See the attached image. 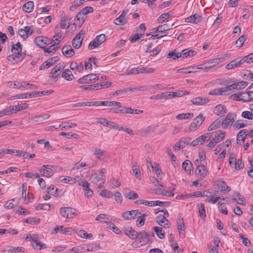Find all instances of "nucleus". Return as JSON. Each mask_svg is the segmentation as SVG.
I'll use <instances>...</instances> for the list:
<instances>
[{
    "label": "nucleus",
    "mask_w": 253,
    "mask_h": 253,
    "mask_svg": "<svg viewBox=\"0 0 253 253\" xmlns=\"http://www.w3.org/2000/svg\"><path fill=\"white\" fill-rule=\"evenodd\" d=\"M11 50L13 53L7 56V59L10 61L15 60L18 62L21 61L25 57V53L22 52V46L19 42L13 45Z\"/></svg>",
    "instance_id": "obj_1"
},
{
    "label": "nucleus",
    "mask_w": 253,
    "mask_h": 253,
    "mask_svg": "<svg viewBox=\"0 0 253 253\" xmlns=\"http://www.w3.org/2000/svg\"><path fill=\"white\" fill-rule=\"evenodd\" d=\"M159 211L163 212V213L159 214L156 218V222L161 226L164 228H169L171 223L167 219L169 216V214L167 210H159Z\"/></svg>",
    "instance_id": "obj_2"
},
{
    "label": "nucleus",
    "mask_w": 253,
    "mask_h": 253,
    "mask_svg": "<svg viewBox=\"0 0 253 253\" xmlns=\"http://www.w3.org/2000/svg\"><path fill=\"white\" fill-rule=\"evenodd\" d=\"M6 84L7 86L9 87L10 88L17 87L18 88H20L21 87H22L24 89H33L37 88V86L36 85L27 83L25 81H22L21 82L15 81L13 84L12 83V82H8L6 83Z\"/></svg>",
    "instance_id": "obj_3"
},
{
    "label": "nucleus",
    "mask_w": 253,
    "mask_h": 253,
    "mask_svg": "<svg viewBox=\"0 0 253 253\" xmlns=\"http://www.w3.org/2000/svg\"><path fill=\"white\" fill-rule=\"evenodd\" d=\"M215 137L213 138L207 144V147L208 148L213 147L218 142L221 141L225 138V132L221 130H217L215 132Z\"/></svg>",
    "instance_id": "obj_4"
},
{
    "label": "nucleus",
    "mask_w": 253,
    "mask_h": 253,
    "mask_svg": "<svg viewBox=\"0 0 253 253\" xmlns=\"http://www.w3.org/2000/svg\"><path fill=\"white\" fill-rule=\"evenodd\" d=\"M155 72V69L148 67L133 68L126 71V75L138 74H151Z\"/></svg>",
    "instance_id": "obj_5"
},
{
    "label": "nucleus",
    "mask_w": 253,
    "mask_h": 253,
    "mask_svg": "<svg viewBox=\"0 0 253 253\" xmlns=\"http://www.w3.org/2000/svg\"><path fill=\"white\" fill-rule=\"evenodd\" d=\"M98 80H99L98 74H90L80 78L78 80L77 82L81 84H91L95 83Z\"/></svg>",
    "instance_id": "obj_6"
},
{
    "label": "nucleus",
    "mask_w": 253,
    "mask_h": 253,
    "mask_svg": "<svg viewBox=\"0 0 253 253\" xmlns=\"http://www.w3.org/2000/svg\"><path fill=\"white\" fill-rule=\"evenodd\" d=\"M106 36L105 34H100L92 41L88 46V49H92L96 48L101 45L106 41Z\"/></svg>",
    "instance_id": "obj_7"
},
{
    "label": "nucleus",
    "mask_w": 253,
    "mask_h": 253,
    "mask_svg": "<svg viewBox=\"0 0 253 253\" xmlns=\"http://www.w3.org/2000/svg\"><path fill=\"white\" fill-rule=\"evenodd\" d=\"M76 210L70 207H62L60 209L61 215L66 218H73L77 215Z\"/></svg>",
    "instance_id": "obj_8"
},
{
    "label": "nucleus",
    "mask_w": 253,
    "mask_h": 253,
    "mask_svg": "<svg viewBox=\"0 0 253 253\" xmlns=\"http://www.w3.org/2000/svg\"><path fill=\"white\" fill-rule=\"evenodd\" d=\"M85 35V31L84 30H81L80 32L72 40V43L73 47L76 49L79 48L83 42Z\"/></svg>",
    "instance_id": "obj_9"
},
{
    "label": "nucleus",
    "mask_w": 253,
    "mask_h": 253,
    "mask_svg": "<svg viewBox=\"0 0 253 253\" xmlns=\"http://www.w3.org/2000/svg\"><path fill=\"white\" fill-rule=\"evenodd\" d=\"M93 155L96 156L97 159L103 162H106L108 157L106 151H103L96 147H93L91 150Z\"/></svg>",
    "instance_id": "obj_10"
},
{
    "label": "nucleus",
    "mask_w": 253,
    "mask_h": 253,
    "mask_svg": "<svg viewBox=\"0 0 253 253\" xmlns=\"http://www.w3.org/2000/svg\"><path fill=\"white\" fill-rule=\"evenodd\" d=\"M192 139L190 137L182 138L177 142L173 147L175 151L183 149L186 145L190 144Z\"/></svg>",
    "instance_id": "obj_11"
},
{
    "label": "nucleus",
    "mask_w": 253,
    "mask_h": 253,
    "mask_svg": "<svg viewBox=\"0 0 253 253\" xmlns=\"http://www.w3.org/2000/svg\"><path fill=\"white\" fill-rule=\"evenodd\" d=\"M230 91V89L228 88V85L225 87H219L211 90L209 92L210 95H226L229 94Z\"/></svg>",
    "instance_id": "obj_12"
},
{
    "label": "nucleus",
    "mask_w": 253,
    "mask_h": 253,
    "mask_svg": "<svg viewBox=\"0 0 253 253\" xmlns=\"http://www.w3.org/2000/svg\"><path fill=\"white\" fill-rule=\"evenodd\" d=\"M138 237L137 239L140 243H142V244H148L150 241L151 235L145 231L142 230L138 233Z\"/></svg>",
    "instance_id": "obj_13"
},
{
    "label": "nucleus",
    "mask_w": 253,
    "mask_h": 253,
    "mask_svg": "<svg viewBox=\"0 0 253 253\" xmlns=\"http://www.w3.org/2000/svg\"><path fill=\"white\" fill-rule=\"evenodd\" d=\"M138 214H141L138 210H131L123 212L122 217L126 220H131L136 218Z\"/></svg>",
    "instance_id": "obj_14"
},
{
    "label": "nucleus",
    "mask_w": 253,
    "mask_h": 253,
    "mask_svg": "<svg viewBox=\"0 0 253 253\" xmlns=\"http://www.w3.org/2000/svg\"><path fill=\"white\" fill-rule=\"evenodd\" d=\"M128 12V10H124L122 14L114 20V23L117 25L123 26L127 23L126 16Z\"/></svg>",
    "instance_id": "obj_15"
},
{
    "label": "nucleus",
    "mask_w": 253,
    "mask_h": 253,
    "mask_svg": "<svg viewBox=\"0 0 253 253\" xmlns=\"http://www.w3.org/2000/svg\"><path fill=\"white\" fill-rule=\"evenodd\" d=\"M42 168L40 169L41 175L47 177H50L53 175L51 168H54L53 165H43Z\"/></svg>",
    "instance_id": "obj_16"
},
{
    "label": "nucleus",
    "mask_w": 253,
    "mask_h": 253,
    "mask_svg": "<svg viewBox=\"0 0 253 253\" xmlns=\"http://www.w3.org/2000/svg\"><path fill=\"white\" fill-rule=\"evenodd\" d=\"M235 121V116L231 113H228L226 118L222 121V126L225 129L231 126L232 123Z\"/></svg>",
    "instance_id": "obj_17"
},
{
    "label": "nucleus",
    "mask_w": 253,
    "mask_h": 253,
    "mask_svg": "<svg viewBox=\"0 0 253 253\" xmlns=\"http://www.w3.org/2000/svg\"><path fill=\"white\" fill-rule=\"evenodd\" d=\"M33 33V30L31 26H26L24 29H20L18 31L19 36L24 39H27Z\"/></svg>",
    "instance_id": "obj_18"
},
{
    "label": "nucleus",
    "mask_w": 253,
    "mask_h": 253,
    "mask_svg": "<svg viewBox=\"0 0 253 253\" xmlns=\"http://www.w3.org/2000/svg\"><path fill=\"white\" fill-rule=\"evenodd\" d=\"M58 231L65 235H71L74 232V230L71 227H64L62 225H57L54 229V231L52 232V234H55Z\"/></svg>",
    "instance_id": "obj_19"
},
{
    "label": "nucleus",
    "mask_w": 253,
    "mask_h": 253,
    "mask_svg": "<svg viewBox=\"0 0 253 253\" xmlns=\"http://www.w3.org/2000/svg\"><path fill=\"white\" fill-rule=\"evenodd\" d=\"M177 230L179 232V237L183 239L185 237V229L184 222L182 217H179L177 221Z\"/></svg>",
    "instance_id": "obj_20"
},
{
    "label": "nucleus",
    "mask_w": 253,
    "mask_h": 253,
    "mask_svg": "<svg viewBox=\"0 0 253 253\" xmlns=\"http://www.w3.org/2000/svg\"><path fill=\"white\" fill-rule=\"evenodd\" d=\"M244 63L243 59L238 57L232 60L229 63L226 65L225 68L228 70H230L233 68L237 67Z\"/></svg>",
    "instance_id": "obj_21"
},
{
    "label": "nucleus",
    "mask_w": 253,
    "mask_h": 253,
    "mask_svg": "<svg viewBox=\"0 0 253 253\" xmlns=\"http://www.w3.org/2000/svg\"><path fill=\"white\" fill-rule=\"evenodd\" d=\"M91 177L93 178L92 182L98 185V182H100L99 184V187H102L103 184H104L105 181V176H102L99 174H94L91 175Z\"/></svg>",
    "instance_id": "obj_22"
},
{
    "label": "nucleus",
    "mask_w": 253,
    "mask_h": 253,
    "mask_svg": "<svg viewBox=\"0 0 253 253\" xmlns=\"http://www.w3.org/2000/svg\"><path fill=\"white\" fill-rule=\"evenodd\" d=\"M63 54L67 57H71L75 55V50L70 45L64 46L62 48Z\"/></svg>",
    "instance_id": "obj_23"
},
{
    "label": "nucleus",
    "mask_w": 253,
    "mask_h": 253,
    "mask_svg": "<svg viewBox=\"0 0 253 253\" xmlns=\"http://www.w3.org/2000/svg\"><path fill=\"white\" fill-rule=\"evenodd\" d=\"M209 139V138L208 139V137L205 134L202 135V136L194 139L193 141H191L190 145L192 146L195 147L198 145L202 144L205 141L208 140Z\"/></svg>",
    "instance_id": "obj_24"
},
{
    "label": "nucleus",
    "mask_w": 253,
    "mask_h": 253,
    "mask_svg": "<svg viewBox=\"0 0 253 253\" xmlns=\"http://www.w3.org/2000/svg\"><path fill=\"white\" fill-rule=\"evenodd\" d=\"M50 118V115L44 114L40 116H37L31 118L30 122L32 123H39Z\"/></svg>",
    "instance_id": "obj_25"
},
{
    "label": "nucleus",
    "mask_w": 253,
    "mask_h": 253,
    "mask_svg": "<svg viewBox=\"0 0 253 253\" xmlns=\"http://www.w3.org/2000/svg\"><path fill=\"white\" fill-rule=\"evenodd\" d=\"M209 99L207 97H198L193 98L191 102L194 105H203L209 102Z\"/></svg>",
    "instance_id": "obj_26"
},
{
    "label": "nucleus",
    "mask_w": 253,
    "mask_h": 253,
    "mask_svg": "<svg viewBox=\"0 0 253 253\" xmlns=\"http://www.w3.org/2000/svg\"><path fill=\"white\" fill-rule=\"evenodd\" d=\"M197 171L202 178L205 177L208 173L206 167L204 165H199L197 166L195 170L196 174H197Z\"/></svg>",
    "instance_id": "obj_27"
},
{
    "label": "nucleus",
    "mask_w": 253,
    "mask_h": 253,
    "mask_svg": "<svg viewBox=\"0 0 253 253\" xmlns=\"http://www.w3.org/2000/svg\"><path fill=\"white\" fill-rule=\"evenodd\" d=\"M226 110L225 107L222 104L216 105L213 109L214 113L216 115L220 116L221 117L223 116L226 113Z\"/></svg>",
    "instance_id": "obj_28"
},
{
    "label": "nucleus",
    "mask_w": 253,
    "mask_h": 253,
    "mask_svg": "<svg viewBox=\"0 0 253 253\" xmlns=\"http://www.w3.org/2000/svg\"><path fill=\"white\" fill-rule=\"evenodd\" d=\"M125 234L132 240L136 239L138 237V232L131 227L126 228L124 230Z\"/></svg>",
    "instance_id": "obj_29"
},
{
    "label": "nucleus",
    "mask_w": 253,
    "mask_h": 253,
    "mask_svg": "<svg viewBox=\"0 0 253 253\" xmlns=\"http://www.w3.org/2000/svg\"><path fill=\"white\" fill-rule=\"evenodd\" d=\"M235 197L232 199V201L236 202L237 204L242 205H246V200L244 197L239 192H235L234 193Z\"/></svg>",
    "instance_id": "obj_30"
},
{
    "label": "nucleus",
    "mask_w": 253,
    "mask_h": 253,
    "mask_svg": "<svg viewBox=\"0 0 253 253\" xmlns=\"http://www.w3.org/2000/svg\"><path fill=\"white\" fill-rule=\"evenodd\" d=\"M71 18L68 19L67 18L65 13H62L61 15V27L63 29H67L69 27V22Z\"/></svg>",
    "instance_id": "obj_31"
},
{
    "label": "nucleus",
    "mask_w": 253,
    "mask_h": 253,
    "mask_svg": "<svg viewBox=\"0 0 253 253\" xmlns=\"http://www.w3.org/2000/svg\"><path fill=\"white\" fill-rule=\"evenodd\" d=\"M182 169L187 173L191 174V170H193V166L191 161L189 160H185L182 164Z\"/></svg>",
    "instance_id": "obj_32"
},
{
    "label": "nucleus",
    "mask_w": 253,
    "mask_h": 253,
    "mask_svg": "<svg viewBox=\"0 0 253 253\" xmlns=\"http://www.w3.org/2000/svg\"><path fill=\"white\" fill-rule=\"evenodd\" d=\"M45 39V37L38 36L35 39L34 41L38 46L43 49L46 47Z\"/></svg>",
    "instance_id": "obj_33"
},
{
    "label": "nucleus",
    "mask_w": 253,
    "mask_h": 253,
    "mask_svg": "<svg viewBox=\"0 0 253 253\" xmlns=\"http://www.w3.org/2000/svg\"><path fill=\"white\" fill-rule=\"evenodd\" d=\"M201 20V16L197 14H195L186 18L185 19V22L187 23H193L196 24L199 23Z\"/></svg>",
    "instance_id": "obj_34"
},
{
    "label": "nucleus",
    "mask_w": 253,
    "mask_h": 253,
    "mask_svg": "<svg viewBox=\"0 0 253 253\" xmlns=\"http://www.w3.org/2000/svg\"><path fill=\"white\" fill-rule=\"evenodd\" d=\"M63 68V66L61 65L60 64H58L56 65L52 70L50 74H51V76H50L51 78L52 79H55L58 77L59 74L58 72Z\"/></svg>",
    "instance_id": "obj_35"
},
{
    "label": "nucleus",
    "mask_w": 253,
    "mask_h": 253,
    "mask_svg": "<svg viewBox=\"0 0 253 253\" xmlns=\"http://www.w3.org/2000/svg\"><path fill=\"white\" fill-rule=\"evenodd\" d=\"M73 232L77 234L79 237L84 239H91L93 237L92 234L87 233L85 230L83 229L79 230V231L77 230L76 231L74 230Z\"/></svg>",
    "instance_id": "obj_36"
},
{
    "label": "nucleus",
    "mask_w": 253,
    "mask_h": 253,
    "mask_svg": "<svg viewBox=\"0 0 253 253\" xmlns=\"http://www.w3.org/2000/svg\"><path fill=\"white\" fill-rule=\"evenodd\" d=\"M248 83L246 82L242 81V82H239L237 83H234L232 84H230L228 85V88L230 89V90H233L234 89H238V86H240V88L241 86H243V87H246L248 85Z\"/></svg>",
    "instance_id": "obj_37"
},
{
    "label": "nucleus",
    "mask_w": 253,
    "mask_h": 253,
    "mask_svg": "<svg viewBox=\"0 0 253 253\" xmlns=\"http://www.w3.org/2000/svg\"><path fill=\"white\" fill-rule=\"evenodd\" d=\"M62 77L67 81H71L73 80L74 76L72 72L68 69L64 70L62 72Z\"/></svg>",
    "instance_id": "obj_38"
},
{
    "label": "nucleus",
    "mask_w": 253,
    "mask_h": 253,
    "mask_svg": "<svg viewBox=\"0 0 253 253\" xmlns=\"http://www.w3.org/2000/svg\"><path fill=\"white\" fill-rule=\"evenodd\" d=\"M34 4L33 1H29L25 3L22 6V9L23 11L27 13H30L33 10Z\"/></svg>",
    "instance_id": "obj_39"
},
{
    "label": "nucleus",
    "mask_w": 253,
    "mask_h": 253,
    "mask_svg": "<svg viewBox=\"0 0 253 253\" xmlns=\"http://www.w3.org/2000/svg\"><path fill=\"white\" fill-rule=\"evenodd\" d=\"M180 54H181V57H192L196 54V51L193 50L184 49Z\"/></svg>",
    "instance_id": "obj_40"
},
{
    "label": "nucleus",
    "mask_w": 253,
    "mask_h": 253,
    "mask_svg": "<svg viewBox=\"0 0 253 253\" xmlns=\"http://www.w3.org/2000/svg\"><path fill=\"white\" fill-rule=\"evenodd\" d=\"M60 41L58 42H55L52 45L50 46L49 47L45 48L44 49V52L48 53H53L54 51H56L57 49L59 47V44Z\"/></svg>",
    "instance_id": "obj_41"
},
{
    "label": "nucleus",
    "mask_w": 253,
    "mask_h": 253,
    "mask_svg": "<svg viewBox=\"0 0 253 253\" xmlns=\"http://www.w3.org/2000/svg\"><path fill=\"white\" fill-rule=\"evenodd\" d=\"M59 181L60 182L63 183H75L76 182V179L75 178L70 177V176H66L63 177V176L59 177Z\"/></svg>",
    "instance_id": "obj_42"
},
{
    "label": "nucleus",
    "mask_w": 253,
    "mask_h": 253,
    "mask_svg": "<svg viewBox=\"0 0 253 253\" xmlns=\"http://www.w3.org/2000/svg\"><path fill=\"white\" fill-rule=\"evenodd\" d=\"M241 74L244 79L249 81H253V74H252L250 71L243 70L241 72Z\"/></svg>",
    "instance_id": "obj_43"
},
{
    "label": "nucleus",
    "mask_w": 253,
    "mask_h": 253,
    "mask_svg": "<svg viewBox=\"0 0 253 253\" xmlns=\"http://www.w3.org/2000/svg\"><path fill=\"white\" fill-rule=\"evenodd\" d=\"M155 193L158 195H162L169 197H173L174 193L171 191H166L161 188H157L155 190Z\"/></svg>",
    "instance_id": "obj_44"
},
{
    "label": "nucleus",
    "mask_w": 253,
    "mask_h": 253,
    "mask_svg": "<svg viewBox=\"0 0 253 253\" xmlns=\"http://www.w3.org/2000/svg\"><path fill=\"white\" fill-rule=\"evenodd\" d=\"M85 247L87 248L86 252H95L101 248L99 244L96 243L87 244Z\"/></svg>",
    "instance_id": "obj_45"
},
{
    "label": "nucleus",
    "mask_w": 253,
    "mask_h": 253,
    "mask_svg": "<svg viewBox=\"0 0 253 253\" xmlns=\"http://www.w3.org/2000/svg\"><path fill=\"white\" fill-rule=\"evenodd\" d=\"M213 194H211L209 196H210L211 198L210 199H206L205 200V202H207L209 203L214 204H215L219 199H221V197H218L217 196H214L215 194L216 193L215 191H214L213 192H212Z\"/></svg>",
    "instance_id": "obj_46"
},
{
    "label": "nucleus",
    "mask_w": 253,
    "mask_h": 253,
    "mask_svg": "<svg viewBox=\"0 0 253 253\" xmlns=\"http://www.w3.org/2000/svg\"><path fill=\"white\" fill-rule=\"evenodd\" d=\"M153 229L155 232L156 233L158 237L161 239H163L165 237V232L164 230L160 227L155 226L153 227Z\"/></svg>",
    "instance_id": "obj_47"
},
{
    "label": "nucleus",
    "mask_w": 253,
    "mask_h": 253,
    "mask_svg": "<svg viewBox=\"0 0 253 253\" xmlns=\"http://www.w3.org/2000/svg\"><path fill=\"white\" fill-rule=\"evenodd\" d=\"M132 170L135 174L136 178H137L138 179L140 180L141 179V172L139 167L138 165L136 164V163H135L134 165L132 166Z\"/></svg>",
    "instance_id": "obj_48"
},
{
    "label": "nucleus",
    "mask_w": 253,
    "mask_h": 253,
    "mask_svg": "<svg viewBox=\"0 0 253 253\" xmlns=\"http://www.w3.org/2000/svg\"><path fill=\"white\" fill-rule=\"evenodd\" d=\"M218 186L221 192H228L231 190L230 187L227 186L226 183L223 181H220L218 184Z\"/></svg>",
    "instance_id": "obj_49"
},
{
    "label": "nucleus",
    "mask_w": 253,
    "mask_h": 253,
    "mask_svg": "<svg viewBox=\"0 0 253 253\" xmlns=\"http://www.w3.org/2000/svg\"><path fill=\"white\" fill-rule=\"evenodd\" d=\"M77 126V124L75 123H69L68 122H64L61 123L58 126L59 128L61 129L66 128H71Z\"/></svg>",
    "instance_id": "obj_50"
},
{
    "label": "nucleus",
    "mask_w": 253,
    "mask_h": 253,
    "mask_svg": "<svg viewBox=\"0 0 253 253\" xmlns=\"http://www.w3.org/2000/svg\"><path fill=\"white\" fill-rule=\"evenodd\" d=\"M140 215L141 216L139 217V218L137 219L136 221V225L137 226L139 227H140L144 225L145 223L146 217L147 216L146 214L145 213H143Z\"/></svg>",
    "instance_id": "obj_51"
},
{
    "label": "nucleus",
    "mask_w": 253,
    "mask_h": 253,
    "mask_svg": "<svg viewBox=\"0 0 253 253\" xmlns=\"http://www.w3.org/2000/svg\"><path fill=\"white\" fill-rule=\"evenodd\" d=\"M8 38L7 35L0 32V53L1 52L3 49V44L7 41Z\"/></svg>",
    "instance_id": "obj_52"
},
{
    "label": "nucleus",
    "mask_w": 253,
    "mask_h": 253,
    "mask_svg": "<svg viewBox=\"0 0 253 253\" xmlns=\"http://www.w3.org/2000/svg\"><path fill=\"white\" fill-rule=\"evenodd\" d=\"M194 117L193 113H182L178 114L176 116V119L177 120H182V119H188L192 118Z\"/></svg>",
    "instance_id": "obj_53"
},
{
    "label": "nucleus",
    "mask_w": 253,
    "mask_h": 253,
    "mask_svg": "<svg viewBox=\"0 0 253 253\" xmlns=\"http://www.w3.org/2000/svg\"><path fill=\"white\" fill-rule=\"evenodd\" d=\"M186 196H187V197H189V198L209 196L208 195L205 194V192H203L202 191H196V192H195L191 194H187V195H186Z\"/></svg>",
    "instance_id": "obj_54"
},
{
    "label": "nucleus",
    "mask_w": 253,
    "mask_h": 253,
    "mask_svg": "<svg viewBox=\"0 0 253 253\" xmlns=\"http://www.w3.org/2000/svg\"><path fill=\"white\" fill-rule=\"evenodd\" d=\"M221 125L220 121L217 119L215 120L211 125H210L208 128V131H211L215 129L220 126Z\"/></svg>",
    "instance_id": "obj_55"
},
{
    "label": "nucleus",
    "mask_w": 253,
    "mask_h": 253,
    "mask_svg": "<svg viewBox=\"0 0 253 253\" xmlns=\"http://www.w3.org/2000/svg\"><path fill=\"white\" fill-rule=\"evenodd\" d=\"M84 2V0H75L73 4L70 7L71 11H75L77 7L82 5Z\"/></svg>",
    "instance_id": "obj_56"
},
{
    "label": "nucleus",
    "mask_w": 253,
    "mask_h": 253,
    "mask_svg": "<svg viewBox=\"0 0 253 253\" xmlns=\"http://www.w3.org/2000/svg\"><path fill=\"white\" fill-rule=\"evenodd\" d=\"M247 135V130L246 129L241 130L237 135V141L240 140V138H241V141L242 142H244Z\"/></svg>",
    "instance_id": "obj_57"
},
{
    "label": "nucleus",
    "mask_w": 253,
    "mask_h": 253,
    "mask_svg": "<svg viewBox=\"0 0 253 253\" xmlns=\"http://www.w3.org/2000/svg\"><path fill=\"white\" fill-rule=\"evenodd\" d=\"M167 58H172L173 60H176L178 58L181 57V54L179 52H176V50L169 52L167 56Z\"/></svg>",
    "instance_id": "obj_58"
},
{
    "label": "nucleus",
    "mask_w": 253,
    "mask_h": 253,
    "mask_svg": "<svg viewBox=\"0 0 253 253\" xmlns=\"http://www.w3.org/2000/svg\"><path fill=\"white\" fill-rule=\"evenodd\" d=\"M249 94L250 91H248L246 92H241V101L244 102L251 101V98Z\"/></svg>",
    "instance_id": "obj_59"
},
{
    "label": "nucleus",
    "mask_w": 253,
    "mask_h": 253,
    "mask_svg": "<svg viewBox=\"0 0 253 253\" xmlns=\"http://www.w3.org/2000/svg\"><path fill=\"white\" fill-rule=\"evenodd\" d=\"M199 213L201 218H204L206 216L205 205L203 203H201L199 205Z\"/></svg>",
    "instance_id": "obj_60"
},
{
    "label": "nucleus",
    "mask_w": 253,
    "mask_h": 253,
    "mask_svg": "<svg viewBox=\"0 0 253 253\" xmlns=\"http://www.w3.org/2000/svg\"><path fill=\"white\" fill-rule=\"evenodd\" d=\"M247 39V36L246 35L241 36L236 42L235 44L237 45V47H241Z\"/></svg>",
    "instance_id": "obj_61"
},
{
    "label": "nucleus",
    "mask_w": 253,
    "mask_h": 253,
    "mask_svg": "<svg viewBox=\"0 0 253 253\" xmlns=\"http://www.w3.org/2000/svg\"><path fill=\"white\" fill-rule=\"evenodd\" d=\"M205 120V117L202 114H200L194 119L193 122L200 126Z\"/></svg>",
    "instance_id": "obj_62"
},
{
    "label": "nucleus",
    "mask_w": 253,
    "mask_h": 253,
    "mask_svg": "<svg viewBox=\"0 0 253 253\" xmlns=\"http://www.w3.org/2000/svg\"><path fill=\"white\" fill-rule=\"evenodd\" d=\"M100 195L106 198H110L113 196V194L110 191L107 189H103L100 191Z\"/></svg>",
    "instance_id": "obj_63"
},
{
    "label": "nucleus",
    "mask_w": 253,
    "mask_h": 253,
    "mask_svg": "<svg viewBox=\"0 0 253 253\" xmlns=\"http://www.w3.org/2000/svg\"><path fill=\"white\" fill-rule=\"evenodd\" d=\"M93 11V8L91 6H86L83 8L80 12L79 16L80 15H85L87 14L92 12Z\"/></svg>",
    "instance_id": "obj_64"
}]
</instances>
